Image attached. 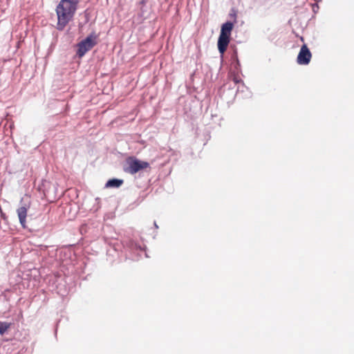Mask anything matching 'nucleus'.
Masks as SVG:
<instances>
[{"mask_svg":"<svg viewBox=\"0 0 354 354\" xmlns=\"http://www.w3.org/2000/svg\"><path fill=\"white\" fill-rule=\"evenodd\" d=\"M312 54L306 44L301 46L297 55V62L300 65H307L310 63Z\"/></svg>","mask_w":354,"mask_h":354,"instance_id":"obj_5","label":"nucleus"},{"mask_svg":"<svg viewBox=\"0 0 354 354\" xmlns=\"http://www.w3.org/2000/svg\"><path fill=\"white\" fill-rule=\"evenodd\" d=\"M80 232L82 234H86L87 232V227H86V225H82L80 227Z\"/></svg>","mask_w":354,"mask_h":354,"instance_id":"obj_9","label":"nucleus"},{"mask_svg":"<svg viewBox=\"0 0 354 354\" xmlns=\"http://www.w3.org/2000/svg\"><path fill=\"white\" fill-rule=\"evenodd\" d=\"M78 50L77 55L79 57H82L85 55L88 50V36L86 37L83 41L78 44Z\"/></svg>","mask_w":354,"mask_h":354,"instance_id":"obj_6","label":"nucleus"},{"mask_svg":"<svg viewBox=\"0 0 354 354\" xmlns=\"http://www.w3.org/2000/svg\"><path fill=\"white\" fill-rule=\"evenodd\" d=\"M10 324L7 322H0V335L4 333L10 328Z\"/></svg>","mask_w":354,"mask_h":354,"instance_id":"obj_8","label":"nucleus"},{"mask_svg":"<svg viewBox=\"0 0 354 354\" xmlns=\"http://www.w3.org/2000/svg\"><path fill=\"white\" fill-rule=\"evenodd\" d=\"M233 27L234 24L230 21L223 24L221 26V33L218 39V49L221 54L224 53L227 50Z\"/></svg>","mask_w":354,"mask_h":354,"instance_id":"obj_2","label":"nucleus"},{"mask_svg":"<svg viewBox=\"0 0 354 354\" xmlns=\"http://www.w3.org/2000/svg\"><path fill=\"white\" fill-rule=\"evenodd\" d=\"M89 44H90V48L94 46L96 43L95 41H93L91 39V36L90 35V41H89Z\"/></svg>","mask_w":354,"mask_h":354,"instance_id":"obj_11","label":"nucleus"},{"mask_svg":"<svg viewBox=\"0 0 354 354\" xmlns=\"http://www.w3.org/2000/svg\"><path fill=\"white\" fill-rule=\"evenodd\" d=\"M78 0H62L56 8L58 18L57 28L63 29L73 17Z\"/></svg>","mask_w":354,"mask_h":354,"instance_id":"obj_1","label":"nucleus"},{"mask_svg":"<svg viewBox=\"0 0 354 354\" xmlns=\"http://www.w3.org/2000/svg\"><path fill=\"white\" fill-rule=\"evenodd\" d=\"M128 165L125 171L131 174H135L137 172L149 168V163L146 161H142L135 157H130L127 160Z\"/></svg>","mask_w":354,"mask_h":354,"instance_id":"obj_3","label":"nucleus"},{"mask_svg":"<svg viewBox=\"0 0 354 354\" xmlns=\"http://www.w3.org/2000/svg\"><path fill=\"white\" fill-rule=\"evenodd\" d=\"M232 15L233 17H234V18H235V17H236V13H235V12H234L233 15Z\"/></svg>","mask_w":354,"mask_h":354,"instance_id":"obj_12","label":"nucleus"},{"mask_svg":"<svg viewBox=\"0 0 354 354\" xmlns=\"http://www.w3.org/2000/svg\"><path fill=\"white\" fill-rule=\"evenodd\" d=\"M27 199L28 197H26V198H22L21 201V206L17 209L19 223L24 228L26 227L27 212L30 207V202Z\"/></svg>","mask_w":354,"mask_h":354,"instance_id":"obj_4","label":"nucleus"},{"mask_svg":"<svg viewBox=\"0 0 354 354\" xmlns=\"http://www.w3.org/2000/svg\"><path fill=\"white\" fill-rule=\"evenodd\" d=\"M233 81L236 83V84H238L239 82H241V78L238 76H234L233 77Z\"/></svg>","mask_w":354,"mask_h":354,"instance_id":"obj_10","label":"nucleus"},{"mask_svg":"<svg viewBox=\"0 0 354 354\" xmlns=\"http://www.w3.org/2000/svg\"><path fill=\"white\" fill-rule=\"evenodd\" d=\"M123 183L122 180L119 179H111L106 183V187H119Z\"/></svg>","mask_w":354,"mask_h":354,"instance_id":"obj_7","label":"nucleus"}]
</instances>
